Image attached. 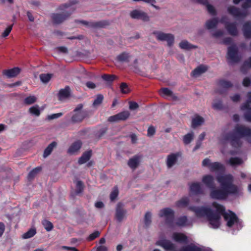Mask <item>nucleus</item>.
Returning a JSON list of instances; mask_svg holds the SVG:
<instances>
[{
    "mask_svg": "<svg viewBox=\"0 0 251 251\" xmlns=\"http://www.w3.org/2000/svg\"><path fill=\"white\" fill-rule=\"evenodd\" d=\"M216 179L220 187L210 190L209 195L211 199L224 201L230 196L239 194V188L233 183V177L231 175H218L216 176Z\"/></svg>",
    "mask_w": 251,
    "mask_h": 251,
    "instance_id": "1",
    "label": "nucleus"
},
{
    "mask_svg": "<svg viewBox=\"0 0 251 251\" xmlns=\"http://www.w3.org/2000/svg\"><path fill=\"white\" fill-rule=\"evenodd\" d=\"M245 137H251V128L243 125H237L232 132L226 134L225 138L229 142L233 148L239 149L243 144L241 138Z\"/></svg>",
    "mask_w": 251,
    "mask_h": 251,
    "instance_id": "2",
    "label": "nucleus"
},
{
    "mask_svg": "<svg viewBox=\"0 0 251 251\" xmlns=\"http://www.w3.org/2000/svg\"><path fill=\"white\" fill-rule=\"evenodd\" d=\"M188 209L194 212L195 215L198 218L206 217L212 227L217 228L220 226V216L219 215L214 213V211L210 208L202 206H190L188 207Z\"/></svg>",
    "mask_w": 251,
    "mask_h": 251,
    "instance_id": "3",
    "label": "nucleus"
},
{
    "mask_svg": "<svg viewBox=\"0 0 251 251\" xmlns=\"http://www.w3.org/2000/svg\"><path fill=\"white\" fill-rule=\"evenodd\" d=\"M158 215L160 217L165 218V223L169 226H174L175 212L171 208L167 207L162 209L159 211Z\"/></svg>",
    "mask_w": 251,
    "mask_h": 251,
    "instance_id": "4",
    "label": "nucleus"
},
{
    "mask_svg": "<svg viewBox=\"0 0 251 251\" xmlns=\"http://www.w3.org/2000/svg\"><path fill=\"white\" fill-rule=\"evenodd\" d=\"M248 100L240 106L242 111L246 110L244 114V117L247 122L251 123V91L248 92L247 94Z\"/></svg>",
    "mask_w": 251,
    "mask_h": 251,
    "instance_id": "5",
    "label": "nucleus"
},
{
    "mask_svg": "<svg viewBox=\"0 0 251 251\" xmlns=\"http://www.w3.org/2000/svg\"><path fill=\"white\" fill-rule=\"evenodd\" d=\"M152 34L156 36L157 40L167 41V45L169 47H171L174 43L175 37L172 34L165 33L158 31H154Z\"/></svg>",
    "mask_w": 251,
    "mask_h": 251,
    "instance_id": "6",
    "label": "nucleus"
},
{
    "mask_svg": "<svg viewBox=\"0 0 251 251\" xmlns=\"http://www.w3.org/2000/svg\"><path fill=\"white\" fill-rule=\"evenodd\" d=\"M83 105L82 104H78L77 107L74 110V114L72 116L71 120L74 123H79L86 116V112L82 110Z\"/></svg>",
    "mask_w": 251,
    "mask_h": 251,
    "instance_id": "7",
    "label": "nucleus"
},
{
    "mask_svg": "<svg viewBox=\"0 0 251 251\" xmlns=\"http://www.w3.org/2000/svg\"><path fill=\"white\" fill-rule=\"evenodd\" d=\"M238 50L235 45L230 46L227 49V58L233 63H238L241 57L239 56Z\"/></svg>",
    "mask_w": 251,
    "mask_h": 251,
    "instance_id": "8",
    "label": "nucleus"
},
{
    "mask_svg": "<svg viewBox=\"0 0 251 251\" xmlns=\"http://www.w3.org/2000/svg\"><path fill=\"white\" fill-rule=\"evenodd\" d=\"M127 211L124 208V205L122 202H118L115 210V219L118 222H121L126 217Z\"/></svg>",
    "mask_w": 251,
    "mask_h": 251,
    "instance_id": "9",
    "label": "nucleus"
},
{
    "mask_svg": "<svg viewBox=\"0 0 251 251\" xmlns=\"http://www.w3.org/2000/svg\"><path fill=\"white\" fill-rule=\"evenodd\" d=\"M71 14V12L65 11L62 13H52L51 17L53 23L59 24L66 20Z\"/></svg>",
    "mask_w": 251,
    "mask_h": 251,
    "instance_id": "10",
    "label": "nucleus"
},
{
    "mask_svg": "<svg viewBox=\"0 0 251 251\" xmlns=\"http://www.w3.org/2000/svg\"><path fill=\"white\" fill-rule=\"evenodd\" d=\"M78 22L81 23L88 27L92 28H103L109 25V22L107 21H100L98 22H88L86 21H78Z\"/></svg>",
    "mask_w": 251,
    "mask_h": 251,
    "instance_id": "11",
    "label": "nucleus"
},
{
    "mask_svg": "<svg viewBox=\"0 0 251 251\" xmlns=\"http://www.w3.org/2000/svg\"><path fill=\"white\" fill-rule=\"evenodd\" d=\"M229 213H226L224 215V218L225 221H227L226 225L227 226L231 227L235 223L239 222V219L235 213L231 210H228Z\"/></svg>",
    "mask_w": 251,
    "mask_h": 251,
    "instance_id": "12",
    "label": "nucleus"
},
{
    "mask_svg": "<svg viewBox=\"0 0 251 251\" xmlns=\"http://www.w3.org/2000/svg\"><path fill=\"white\" fill-rule=\"evenodd\" d=\"M156 245L159 246L164 249L166 251H175L176 246L171 241L167 239H162L157 241Z\"/></svg>",
    "mask_w": 251,
    "mask_h": 251,
    "instance_id": "13",
    "label": "nucleus"
},
{
    "mask_svg": "<svg viewBox=\"0 0 251 251\" xmlns=\"http://www.w3.org/2000/svg\"><path fill=\"white\" fill-rule=\"evenodd\" d=\"M130 15L133 19H141L143 21H148L149 20V17L146 13L138 10L132 11L130 13Z\"/></svg>",
    "mask_w": 251,
    "mask_h": 251,
    "instance_id": "14",
    "label": "nucleus"
},
{
    "mask_svg": "<svg viewBox=\"0 0 251 251\" xmlns=\"http://www.w3.org/2000/svg\"><path fill=\"white\" fill-rule=\"evenodd\" d=\"M227 11L229 14L234 18H243L246 16L245 13L242 12L240 9L234 6H229L227 8Z\"/></svg>",
    "mask_w": 251,
    "mask_h": 251,
    "instance_id": "15",
    "label": "nucleus"
},
{
    "mask_svg": "<svg viewBox=\"0 0 251 251\" xmlns=\"http://www.w3.org/2000/svg\"><path fill=\"white\" fill-rule=\"evenodd\" d=\"M225 28L228 33L231 36H236L238 35V31L235 23H226Z\"/></svg>",
    "mask_w": 251,
    "mask_h": 251,
    "instance_id": "16",
    "label": "nucleus"
},
{
    "mask_svg": "<svg viewBox=\"0 0 251 251\" xmlns=\"http://www.w3.org/2000/svg\"><path fill=\"white\" fill-rule=\"evenodd\" d=\"M212 205L216 210V212H214V213L219 215L220 219H221V215L224 217V215L227 213L226 212V208L224 205L215 201L212 202Z\"/></svg>",
    "mask_w": 251,
    "mask_h": 251,
    "instance_id": "17",
    "label": "nucleus"
},
{
    "mask_svg": "<svg viewBox=\"0 0 251 251\" xmlns=\"http://www.w3.org/2000/svg\"><path fill=\"white\" fill-rule=\"evenodd\" d=\"M21 69L18 67H14L10 69L5 70L3 71V75L8 78L16 77L20 73Z\"/></svg>",
    "mask_w": 251,
    "mask_h": 251,
    "instance_id": "18",
    "label": "nucleus"
},
{
    "mask_svg": "<svg viewBox=\"0 0 251 251\" xmlns=\"http://www.w3.org/2000/svg\"><path fill=\"white\" fill-rule=\"evenodd\" d=\"M140 156L137 155L130 158L127 162L128 166L132 170L136 169L140 164Z\"/></svg>",
    "mask_w": 251,
    "mask_h": 251,
    "instance_id": "19",
    "label": "nucleus"
},
{
    "mask_svg": "<svg viewBox=\"0 0 251 251\" xmlns=\"http://www.w3.org/2000/svg\"><path fill=\"white\" fill-rule=\"evenodd\" d=\"M179 156L178 153H171L167 156L166 163L169 168L172 167L177 160Z\"/></svg>",
    "mask_w": 251,
    "mask_h": 251,
    "instance_id": "20",
    "label": "nucleus"
},
{
    "mask_svg": "<svg viewBox=\"0 0 251 251\" xmlns=\"http://www.w3.org/2000/svg\"><path fill=\"white\" fill-rule=\"evenodd\" d=\"M173 239L176 242L180 243H187L188 242L187 236L182 233H174L173 234Z\"/></svg>",
    "mask_w": 251,
    "mask_h": 251,
    "instance_id": "21",
    "label": "nucleus"
},
{
    "mask_svg": "<svg viewBox=\"0 0 251 251\" xmlns=\"http://www.w3.org/2000/svg\"><path fill=\"white\" fill-rule=\"evenodd\" d=\"M202 181L207 187L211 189V190L213 189H216L214 187V178L211 175L203 176Z\"/></svg>",
    "mask_w": 251,
    "mask_h": 251,
    "instance_id": "22",
    "label": "nucleus"
},
{
    "mask_svg": "<svg viewBox=\"0 0 251 251\" xmlns=\"http://www.w3.org/2000/svg\"><path fill=\"white\" fill-rule=\"evenodd\" d=\"M92 155V150L87 151L83 153L78 160V163L79 165L84 164L90 160Z\"/></svg>",
    "mask_w": 251,
    "mask_h": 251,
    "instance_id": "23",
    "label": "nucleus"
},
{
    "mask_svg": "<svg viewBox=\"0 0 251 251\" xmlns=\"http://www.w3.org/2000/svg\"><path fill=\"white\" fill-rule=\"evenodd\" d=\"M82 146V142L80 140H77L74 142L68 150V153L74 154L78 151Z\"/></svg>",
    "mask_w": 251,
    "mask_h": 251,
    "instance_id": "24",
    "label": "nucleus"
},
{
    "mask_svg": "<svg viewBox=\"0 0 251 251\" xmlns=\"http://www.w3.org/2000/svg\"><path fill=\"white\" fill-rule=\"evenodd\" d=\"M190 192L194 194L198 195L202 194L203 191L200 183L193 182L190 184Z\"/></svg>",
    "mask_w": 251,
    "mask_h": 251,
    "instance_id": "25",
    "label": "nucleus"
},
{
    "mask_svg": "<svg viewBox=\"0 0 251 251\" xmlns=\"http://www.w3.org/2000/svg\"><path fill=\"white\" fill-rule=\"evenodd\" d=\"M243 34L246 38H251V22L247 21L243 25Z\"/></svg>",
    "mask_w": 251,
    "mask_h": 251,
    "instance_id": "26",
    "label": "nucleus"
},
{
    "mask_svg": "<svg viewBox=\"0 0 251 251\" xmlns=\"http://www.w3.org/2000/svg\"><path fill=\"white\" fill-rule=\"evenodd\" d=\"M204 120L202 117L197 115L193 118L191 123V126L193 128H195L203 124Z\"/></svg>",
    "mask_w": 251,
    "mask_h": 251,
    "instance_id": "27",
    "label": "nucleus"
},
{
    "mask_svg": "<svg viewBox=\"0 0 251 251\" xmlns=\"http://www.w3.org/2000/svg\"><path fill=\"white\" fill-rule=\"evenodd\" d=\"M70 88L68 86H66L64 89H60L58 94L59 99L61 100L68 98L70 95Z\"/></svg>",
    "mask_w": 251,
    "mask_h": 251,
    "instance_id": "28",
    "label": "nucleus"
},
{
    "mask_svg": "<svg viewBox=\"0 0 251 251\" xmlns=\"http://www.w3.org/2000/svg\"><path fill=\"white\" fill-rule=\"evenodd\" d=\"M207 70V67L203 66L200 65L195 68L191 73V75L194 77H197L201 74L205 72Z\"/></svg>",
    "mask_w": 251,
    "mask_h": 251,
    "instance_id": "29",
    "label": "nucleus"
},
{
    "mask_svg": "<svg viewBox=\"0 0 251 251\" xmlns=\"http://www.w3.org/2000/svg\"><path fill=\"white\" fill-rule=\"evenodd\" d=\"M224 166L219 162H214L210 164V170L211 172L224 171Z\"/></svg>",
    "mask_w": 251,
    "mask_h": 251,
    "instance_id": "30",
    "label": "nucleus"
},
{
    "mask_svg": "<svg viewBox=\"0 0 251 251\" xmlns=\"http://www.w3.org/2000/svg\"><path fill=\"white\" fill-rule=\"evenodd\" d=\"M130 57L131 56L129 53L124 51L117 56L116 60L119 62L128 63L129 62Z\"/></svg>",
    "mask_w": 251,
    "mask_h": 251,
    "instance_id": "31",
    "label": "nucleus"
},
{
    "mask_svg": "<svg viewBox=\"0 0 251 251\" xmlns=\"http://www.w3.org/2000/svg\"><path fill=\"white\" fill-rule=\"evenodd\" d=\"M179 47L182 49L190 50L192 49L197 48V46L189 43L186 40L182 41L179 44Z\"/></svg>",
    "mask_w": 251,
    "mask_h": 251,
    "instance_id": "32",
    "label": "nucleus"
},
{
    "mask_svg": "<svg viewBox=\"0 0 251 251\" xmlns=\"http://www.w3.org/2000/svg\"><path fill=\"white\" fill-rule=\"evenodd\" d=\"M228 163L230 166L235 167L238 165H241L243 163V160L238 157H230L228 161Z\"/></svg>",
    "mask_w": 251,
    "mask_h": 251,
    "instance_id": "33",
    "label": "nucleus"
},
{
    "mask_svg": "<svg viewBox=\"0 0 251 251\" xmlns=\"http://www.w3.org/2000/svg\"><path fill=\"white\" fill-rule=\"evenodd\" d=\"M57 143L55 141L52 142L50 144L48 147L45 149L43 156L44 157H47L52 152L53 149L56 146Z\"/></svg>",
    "mask_w": 251,
    "mask_h": 251,
    "instance_id": "34",
    "label": "nucleus"
},
{
    "mask_svg": "<svg viewBox=\"0 0 251 251\" xmlns=\"http://www.w3.org/2000/svg\"><path fill=\"white\" fill-rule=\"evenodd\" d=\"M181 251H202L201 248L197 246L191 244L183 247Z\"/></svg>",
    "mask_w": 251,
    "mask_h": 251,
    "instance_id": "35",
    "label": "nucleus"
},
{
    "mask_svg": "<svg viewBox=\"0 0 251 251\" xmlns=\"http://www.w3.org/2000/svg\"><path fill=\"white\" fill-rule=\"evenodd\" d=\"M189 202L190 201L188 197H183L176 202V205L179 208L185 207L188 205Z\"/></svg>",
    "mask_w": 251,
    "mask_h": 251,
    "instance_id": "36",
    "label": "nucleus"
},
{
    "mask_svg": "<svg viewBox=\"0 0 251 251\" xmlns=\"http://www.w3.org/2000/svg\"><path fill=\"white\" fill-rule=\"evenodd\" d=\"M219 23L217 18H214L209 20H208L206 23V27L207 29H210L216 27Z\"/></svg>",
    "mask_w": 251,
    "mask_h": 251,
    "instance_id": "37",
    "label": "nucleus"
},
{
    "mask_svg": "<svg viewBox=\"0 0 251 251\" xmlns=\"http://www.w3.org/2000/svg\"><path fill=\"white\" fill-rule=\"evenodd\" d=\"M188 219L187 216H183L178 218L175 223V225L178 226H185L187 225Z\"/></svg>",
    "mask_w": 251,
    "mask_h": 251,
    "instance_id": "38",
    "label": "nucleus"
},
{
    "mask_svg": "<svg viewBox=\"0 0 251 251\" xmlns=\"http://www.w3.org/2000/svg\"><path fill=\"white\" fill-rule=\"evenodd\" d=\"M218 85L225 89H227L233 86V84L230 81L225 79L219 80Z\"/></svg>",
    "mask_w": 251,
    "mask_h": 251,
    "instance_id": "39",
    "label": "nucleus"
},
{
    "mask_svg": "<svg viewBox=\"0 0 251 251\" xmlns=\"http://www.w3.org/2000/svg\"><path fill=\"white\" fill-rule=\"evenodd\" d=\"M42 170L41 167H37L32 170L28 175V179L31 180L33 179L35 176L39 173Z\"/></svg>",
    "mask_w": 251,
    "mask_h": 251,
    "instance_id": "40",
    "label": "nucleus"
},
{
    "mask_svg": "<svg viewBox=\"0 0 251 251\" xmlns=\"http://www.w3.org/2000/svg\"><path fill=\"white\" fill-rule=\"evenodd\" d=\"M161 93L164 96L172 97L174 99H176L177 97L174 96L173 92L168 88H162L160 90Z\"/></svg>",
    "mask_w": 251,
    "mask_h": 251,
    "instance_id": "41",
    "label": "nucleus"
},
{
    "mask_svg": "<svg viewBox=\"0 0 251 251\" xmlns=\"http://www.w3.org/2000/svg\"><path fill=\"white\" fill-rule=\"evenodd\" d=\"M130 113L128 111H124L117 114L119 121H125L129 116Z\"/></svg>",
    "mask_w": 251,
    "mask_h": 251,
    "instance_id": "42",
    "label": "nucleus"
},
{
    "mask_svg": "<svg viewBox=\"0 0 251 251\" xmlns=\"http://www.w3.org/2000/svg\"><path fill=\"white\" fill-rule=\"evenodd\" d=\"M101 78L107 82L111 83L115 79L116 76L114 75L104 74L101 76Z\"/></svg>",
    "mask_w": 251,
    "mask_h": 251,
    "instance_id": "43",
    "label": "nucleus"
},
{
    "mask_svg": "<svg viewBox=\"0 0 251 251\" xmlns=\"http://www.w3.org/2000/svg\"><path fill=\"white\" fill-rule=\"evenodd\" d=\"M36 233L35 229L30 228L28 231L23 235V238L24 239H28L32 237Z\"/></svg>",
    "mask_w": 251,
    "mask_h": 251,
    "instance_id": "44",
    "label": "nucleus"
},
{
    "mask_svg": "<svg viewBox=\"0 0 251 251\" xmlns=\"http://www.w3.org/2000/svg\"><path fill=\"white\" fill-rule=\"evenodd\" d=\"M42 225L47 231H51L53 227V224L47 220H44L42 221Z\"/></svg>",
    "mask_w": 251,
    "mask_h": 251,
    "instance_id": "45",
    "label": "nucleus"
},
{
    "mask_svg": "<svg viewBox=\"0 0 251 251\" xmlns=\"http://www.w3.org/2000/svg\"><path fill=\"white\" fill-rule=\"evenodd\" d=\"M103 100V96L101 94H98L96 96V98L95 99L93 105L94 107L100 105Z\"/></svg>",
    "mask_w": 251,
    "mask_h": 251,
    "instance_id": "46",
    "label": "nucleus"
},
{
    "mask_svg": "<svg viewBox=\"0 0 251 251\" xmlns=\"http://www.w3.org/2000/svg\"><path fill=\"white\" fill-rule=\"evenodd\" d=\"M194 138L193 133H188L183 137V142L185 144L187 145L192 141Z\"/></svg>",
    "mask_w": 251,
    "mask_h": 251,
    "instance_id": "47",
    "label": "nucleus"
},
{
    "mask_svg": "<svg viewBox=\"0 0 251 251\" xmlns=\"http://www.w3.org/2000/svg\"><path fill=\"white\" fill-rule=\"evenodd\" d=\"M51 75L50 74H42L40 75V78L43 82L47 83L51 79Z\"/></svg>",
    "mask_w": 251,
    "mask_h": 251,
    "instance_id": "48",
    "label": "nucleus"
},
{
    "mask_svg": "<svg viewBox=\"0 0 251 251\" xmlns=\"http://www.w3.org/2000/svg\"><path fill=\"white\" fill-rule=\"evenodd\" d=\"M29 112L31 114L34 115L36 116H39L40 114V111L39 109L38 105H35L31 107L29 109Z\"/></svg>",
    "mask_w": 251,
    "mask_h": 251,
    "instance_id": "49",
    "label": "nucleus"
},
{
    "mask_svg": "<svg viewBox=\"0 0 251 251\" xmlns=\"http://www.w3.org/2000/svg\"><path fill=\"white\" fill-rule=\"evenodd\" d=\"M151 214L150 212H147L145 215L144 218V223L146 227H148L149 225L151 224Z\"/></svg>",
    "mask_w": 251,
    "mask_h": 251,
    "instance_id": "50",
    "label": "nucleus"
},
{
    "mask_svg": "<svg viewBox=\"0 0 251 251\" xmlns=\"http://www.w3.org/2000/svg\"><path fill=\"white\" fill-rule=\"evenodd\" d=\"M120 87L121 92L123 94H127L130 92L128 86L126 83L122 82Z\"/></svg>",
    "mask_w": 251,
    "mask_h": 251,
    "instance_id": "51",
    "label": "nucleus"
},
{
    "mask_svg": "<svg viewBox=\"0 0 251 251\" xmlns=\"http://www.w3.org/2000/svg\"><path fill=\"white\" fill-rule=\"evenodd\" d=\"M76 187V193L77 194L82 192L84 189V185L83 182L79 180L77 181Z\"/></svg>",
    "mask_w": 251,
    "mask_h": 251,
    "instance_id": "52",
    "label": "nucleus"
},
{
    "mask_svg": "<svg viewBox=\"0 0 251 251\" xmlns=\"http://www.w3.org/2000/svg\"><path fill=\"white\" fill-rule=\"evenodd\" d=\"M36 100V98L34 96H30L26 97L25 99V103L26 104H31L34 103Z\"/></svg>",
    "mask_w": 251,
    "mask_h": 251,
    "instance_id": "53",
    "label": "nucleus"
},
{
    "mask_svg": "<svg viewBox=\"0 0 251 251\" xmlns=\"http://www.w3.org/2000/svg\"><path fill=\"white\" fill-rule=\"evenodd\" d=\"M100 235V232L99 231H95L93 233L90 234L87 238V240L91 241L95 240Z\"/></svg>",
    "mask_w": 251,
    "mask_h": 251,
    "instance_id": "54",
    "label": "nucleus"
},
{
    "mask_svg": "<svg viewBox=\"0 0 251 251\" xmlns=\"http://www.w3.org/2000/svg\"><path fill=\"white\" fill-rule=\"evenodd\" d=\"M212 107L214 109L217 110H221L223 108V105L222 100H220L215 102L212 104Z\"/></svg>",
    "mask_w": 251,
    "mask_h": 251,
    "instance_id": "55",
    "label": "nucleus"
},
{
    "mask_svg": "<svg viewBox=\"0 0 251 251\" xmlns=\"http://www.w3.org/2000/svg\"><path fill=\"white\" fill-rule=\"evenodd\" d=\"M107 128L106 127L102 128L100 129L96 133V136L98 139L101 138L106 132Z\"/></svg>",
    "mask_w": 251,
    "mask_h": 251,
    "instance_id": "56",
    "label": "nucleus"
},
{
    "mask_svg": "<svg viewBox=\"0 0 251 251\" xmlns=\"http://www.w3.org/2000/svg\"><path fill=\"white\" fill-rule=\"evenodd\" d=\"M77 1L76 0H72L70 1L71 4L65 3L62 4L59 6V9L60 10H64L65 8H67L69 7L70 6L71 4H75V3H77Z\"/></svg>",
    "mask_w": 251,
    "mask_h": 251,
    "instance_id": "57",
    "label": "nucleus"
},
{
    "mask_svg": "<svg viewBox=\"0 0 251 251\" xmlns=\"http://www.w3.org/2000/svg\"><path fill=\"white\" fill-rule=\"evenodd\" d=\"M119 193L118 189L117 188H115L112 192L111 193L110 195V198L111 201H113L116 199L118 197Z\"/></svg>",
    "mask_w": 251,
    "mask_h": 251,
    "instance_id": "58",
    "label": "nucleus"
},
{
    "mask_svg": "<svg viewBox=\"0 0 251 251\" xmlns=\"http://www.w3.org/2000/svg\"><path fill=\"white\" fill-rule=\"evenodd\" d=\"M13 27V25H9L6 28V29L4 30L2 34V36L3 37H6L10 33Z\"/></svg>",
    "mask_w": 251,
    "mask_h": 251,
    "instance_id": "59",
    "label": "nucleus"
},
{
    "mask_svg": "<svg viewBox=\"0 0 251 251\" xmlns=\"http://www.w3.org/2000/svg\"><path fill=\"white\" fill-rule=\"evenodd\" d=\"M206 8H207V9L209 13H210L211 14H212L213 15H214L216 14V10H215L214 7H213V6H212V5H211L210 4H208L206 6Z\"/></svg>",
    "mask_w": 251,
    "mask_h": 251,
    "instance_id": "60",
    "label": "nucleus"
},
{
    "mask_svg": "<svg viewBox=\"0 0 251 251\" xmlns=\"http://www.w3.org/2000/svg\"><path fill=\"white\" fill-rule=\"evenodd\" d=\"M62 115H63V114L62 113L52 114L50 115H48V119L50 120H53L54 119H57V118L61 117Z\"/></svg>",
    "mask_w": 251,
    "mask_h": 251,
    "instance_id": "61",
    "label": "nucleus"
},
{
    "mask_svg": "<svg viewBox=\"0 0 251 251\" xmlns=\"http://www.w3.org/2000/svg\"><path fill=\"white\" fill-rule=\"evenodd\" d=\"M155 133V129L153 126H150L147 131V135L148 136H151L153 135Z\"/></svg>",
    "mask_w": 251,
    "mask_h": 251,
    "instance_id": "62",
    "label": "nucleus"
},
{
    "mask_svg": "<svg viewBox=\"0 0 251 251\" xmlns=\"http://www.w3.org/2000/svg\"><path fill=\"white\" fill-rule=\"evenodd\" d=\"M129 104V109L131 110H135L139 107L138 104L135 101H130Z\"/></svg>",
    "mask_w": 251,
    "mask_h": 251,
    "instance_id": "63",
    "label": "nucleus"
},
{
    "mask_svg": "<svg viewBox=\"0 0 251 251\" xmlns=\"http://www.w3.org/2000/svg\"><path fill=\"white\" fill-rule=\"evenodd\" d=\"M246 66L251 68V56L245 60L243 64L242 67Z\"/></svg>",
    "mask_w": 251,
    "mask_h": 251,
    "instance_id": "64",
    "label": "nucleus"
}]
</instances>
